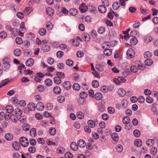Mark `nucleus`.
<instances>
[{
  "label": "nucleus",
  "mask_w": 158,
  "mask_h": 158,
  "mask_svg": "<svg viewBox=\"0 0 158 158\" xmlns=\"http://www.w3.org/2000/svg\"><path fill=\"white\" fill-rule=\"evenodd\" d=\"M10 61V60L9 58L7 57H5L3 59V69L5 70H8L10 67V65L9 63Z\"/></svg>",
  "instance_id": "obj_1"
},
{
  "label": "nucleus",
  "mask_w": 158,
  "mask_h": 158,
  "mask_svg": "<svg viewBox=\"0 0 158 158\" xmlns=\"http://www.w3.org/2000/svg\"><path fill=\"white\" fill-rule=\"evenodd\" d=\"M19 142L23 147H26L29 144V141L27 139L24 137H22L19 139Z\"/></svg>",
  "instance_id": "obj_2"
},
{
  "label": "nucleus",
  "mask_w": 158,
  "mask_h": 158,
  "mask_svg": "<svg viewBox=\"0 0 158 158\" xmlns=\"http://www.w3.org/2000/svg\"><path fill=\"white\" fill-rule=\"evenodd\" d=\"M127 55L131 58H133L135 56V53L134 50L131 49H129L127 51Z\"/></svg>",
  "instance_id": "obj_3"
},
{
  "label": "nucleus",
  "mask_w": 158,
  "mask_h": 158,
  "mask_svg": "<svg viewBox=\"0 0 158 158\" xmlns=\"http://www.w3.org/2000/svg\"><path fill=\"white\" fill-rule=\"evenodd\" d=\"M63 86L64 89L69 90L71 88V84L69 81H66L64 82Z\"/></svg>",
  "instance_id": "obj_4"
},
{
  "label": "nucleus",
  "mask_w": 158,
  "mask_h": 158,
  "mask_svg": "<svg viewBox=\"0 0 158 158\" xmlns=\"http://www.w3.org/2000/svg\"><path fill=\"white\" fill-rule=\"evenodd\" d=\"M98 9L99 11L101 13H104L106 11V8L103 4L99 6Z\"/></svg>",
  "instance_id": "obj_5"
},
{
  "label": "nucleus",
  "mask_w": 158,
  "mask_h": 158,
  "mask_svg": "<svg viewBox=\"0 0 158 158\" xmlns=\"http://www.w3.org/2000/svg\"><path fill=\"white\" fill-rule=\"evenodd\" d=\"M80 11L82 13H84L86 11L88 8L85 6V4L84 3H82L80 6L79 7Z\"/></svg>",
  "instance_id": "obj_6"
},
{
  "label": "nucleus",
  "mask_w": 158,
  "mask_h": 158,
  "mask_svg": "<svg viewBox=\"0 0 158 158\" xmlns=\"http://www.w3.org/2000/svg\"><path fill=\"white\" fill-rule=\"evenodd\" d=\"M36 107L38 110L42 111L44 110V106L43 103L40 102L37 104Z\"/></svg>",
  "instance_id": "obj_7"
},
{
  "label": "nucleus",
  "mask_w": 158,
  "mask_h": 158,
  "mask_svg": "<svg viewBox=\"0 0 158 158\" xmlns=\"http://www.w3.org/2000/svg\"><path fill=\"white\" fill-rule=\"evenodd\" d=\"M34 63V60L32 58H30L26 61L25 64L27 66L31 67L33 65Z\"/></svg>",
  "instance_id": "obj_8"
},
{
  "label": "nucleus",
  "mask_w": 158,
  "mask_h": 158,
  "mask_svg": "<svg viewBox=\"0 0 158 158\" xmlns=\"http://www.w3.org/2000/svg\"><path fill=\"white\" fill-rule=\"evenodd\" d=\"M134 144L135 146L137 147H140L142 144V140L139 139H137L135 140L134 141Z\"/></svg>",
  "instance_id": "obj_9"
},
{
  "label": "nucleus",
  "mask_w": 158,
  "mask_h": 158,
  "mask_svg": "<svg viewBox=\"0 0 158 158\" xmlns=\"http://www.w3.org/2000/svg\"><path fill=\"white\" fill-rule=\"evenodd\" d=\"M78 146L77 143L74 142H72L70 145L71 148L74 151H77V150L78 148Z\"/></svg>",
  "instance_id": "obj_10"
},
{
  "label": "nucleus",
  "mask_w": 158,
  "mask_h": 158,
  "mask_svg": "<svg viewBox=\"0 0 158 158\" xmlns=\"http://www.w3.org/2000/svg\"><path fill=\"white\" fill-rule=\"evenodd\" d=\"M86 144L85 142L83 139H80L77 142L78 146L81 148L84 147Z\"/></svg>",
  "instance_id": "obj_11"
},
{
  "label": "nucleus",
  "mask_w": 158,
  "mask_h": 158,
  "mask_svg": "<svg viewBox=\"0 0 158 158\" xmlns=\"http://www.w3.org/2000/svg\"><path fill=\"white\" fill-rule=\"evenodd\" d=\"M118 93L121 97L124 96L126 94L125 91L123 88L119 89L118 91Z\"/></svg>",
  "instance_id": "obj_12"
},
{
  "label": "nucleus",
  "mask_w": 158,
  "mask_h": 158,
  "mask_svg": "<svg viewBox=\"0 0 158 158\" xmlns=\"http://www.w3.org/2000/svg\"><path fill=\"white\" fill-rule=\"evenodd\" d=\"M82 39L85 41H88L90 40L89 35L86 33H83L82 34Z\"/></svg>",
  "instance_id": "obj_13"
},
{
  "label": "nucleus",
  "mask_w": 158,
  "mask_h": 158,
  "mask_svg": "<svg viewBox=\"0 0 158 158\" xmlns=\"http://www.w3.org/2000/svg\"><path fill=\"white\" fill-rule=\"evenodd\" d=\"M36 106L34 103H30L28 105V108L31 111H34L35 110Z\"/></svg>",
  "instance_id": "obj_14"
},
{
  "label": "nucleus",
  "mask_w": 158,
  "mask_h": 158,
  "mask_svg": "<svg viewBox=\"0 0 158 158\" xmlns=\"http://www.w3.org/2000/svg\"><path fill=\"white\" fill-rule=\"evenodd\" d=\"M5 137L7 140L10 141L13 139V136L11 134L7 133L5 135Z\"/></svg>",
  "instance_id": "obj_15"
},
{
  "label": "nucleus",
  "mask_w": 158,
  "mask_h": 158,
  "mask_svg": "<svg viewBox=\"0 0 158 158\" xmlns=\"http://www.w3.org/2000/svg\"><path fill=\"white\" fill-rule=\"evenodd\" d=\"M138 42V40L135 37H132L130 40V44L132 45H136Z\"/></svg>",
  "instance_id": "obj_16"
},
{
  "label": "nucleus",
  "mask_w": 158,
  "mask_h": 158,
  "mask_svg": "<svg viewBox=\"0 0 158 158\" xmlns=\"http://www.w3.org/2000/svg\"><path fill=\"white\" fill-rule=\"evenodd\" d=\"M46 14L49 16H52L53 15L54 10L51 8L48 7L46 9Z\"/></svg>",
  "instance_id": "obj_17"
},
{
  "label": "nucleus",
  "mask_w": 158,
  "mask_h": 158,
  "mask_svg": "<svg viewBox=\"0 0 158 158\" xmlns=\"http://www.w3.org/2000/svg\"><path fill=\"white\" fill-rule=\"evenodd\" d=\"M32 10V7L30 6L27 7L24 10V12L26 15H28Z\"/></svg>",
  "instance_id": "obj_18"
},
{
  "label": "nucleus",
  "mask_w": 158,
  "mask_h": 158,
  "mask_svg": "<svg viewBox=\"0 0 158 158\" xmlns=\"http://www.w3.org/2000/svg\"><path fill=\"white\" fill-rule=\"evenodd\" d=\"M95 69L97 71L100 72L103 71L104 70L103 67L98 64L96 65Z\"/></svg>",
  "instance_id": "obj_19"
},
{
  "label": "nucleus",
  "mask_w": 158,
  "mask_h": 158,
  "mask_svg": "<svg viewBox=\"0 0 158 158\" xmlns=\"http://www.w3.org/2000/svg\"><path fill=\"white\" fill-rule=\"evenodd\" d=\"M53 79L54 82L57 85L60 84L61 82V78L58 76L57 77H55Z\"/></svg>",
  "instance_id": "obj_20"
},
{
  "label": "nucleus",
  "mask_w": 158,
  "mask_h": 158,
  "mask_svg": "<svg viewBox=\"0 0 158 158\" xmlns=\"http://www.w3.org/2000/svg\"><path fill=\"white\" fill-rule=\"evenodd\" d=\"M105 55L107 56H110L112 54V50L110 49H107V48L105 49L103 52Z\"/></svg>",
  "instance_id": "obj_21"
},
{
  "label": "nucleus",
  "mask_w": 158,
  "mask_h": 158,
  "mask_svg": "<svg viewBox=\"0 0 158 158\" xmlns=\"http://www.w3.org/2000/svg\"><path fill=\"white\" fill-rule=\"evenodd\" d=\"M112 6L114 10H116L119 7L120 3H119V2H115L113 3Z\"/></svg>",
  "instance_id": "obj_22"
},
{
  "label": "nucleus",
  "mask_w": 158,
  "mask_h": 158,
  "mask_svg": "<svg viewBox=\"0 0 158 158\" xmlns=\"http://www.w3.org/2000/svg\"><path fill=\"white\" fill-rule=\"evenodd\" d=\"M54 92L56 94H59L61 92V89L58 86L54 87L53 89Z\"/></svg>",
  "instance_id": "obj_23"
},
{
  "label": "nucleus",
  "mask_w": 158,
  "mask_h": 158,
  "mask_svg": "<svg viewBox=\"0 0 158 158\" xmlns=\"http://www.w3.org/2000/svg\"><path fill=\"white\" fill-rule=\"evenodd\" d=\"M42 49L45 52H48L50 50V47L47 45H43Z\"/></svg>",
  "instance_id": "obj_24"
},
{
  "label": "nucleus",
  "mask_w": 158,
  "mask_h": 158,
  "mask_svg": "<svg viewBox=\"0 0 158 158\" xmlns=\"http://www.w3.org/2000/svg\"><path fill=\"white\" fill-rule=\"evenodd\" d=\"M22 110L19 108H17L15 110V114L18 116H20L22 114Z\"/></svg>",
  "instance_id": "obj_25"
},
{
  "label": "nucleus",
  "mask_w": 158,
  "mask_h": 158,
  "mask_svg": "<svg viewBox=\"0 0 158 158\" xmlns=\"http://www.w3.org/2000/svg\"><path fill=\"white\" fill-rule=\"evenodd\" d=\"M44 83L47 86H50L52 85V82L51 79L48 78L45 80L44 81Z\"/></svg>",
  "instance_id": "obj_26"
},
{
  "label": "nucleus",
  "mask_w": 158,
  "mask_h": 158,
  "mask_svg": "<svg viewBox=\"0 0 158 158\" xmlns=\"http://www.w3.org/2000/svg\"><path fill=\"white\" fill-rule=\"evenodd\" d=\"M6 109L7 113L10 114L13 111V109L12 106L10 105L7 106L6 107Z\"/></svg>",
  "instance_id": "obj_27"
},
{
  "label": "nucleus",
  "mask_w": 158,
  "mask_h": 158,
  "mask_svg": "<svg viewBox=\"0 0 158 158\" xmlns=\"http://www.w3.org/2000/svg\"><path fill=\"white\" fill-rule=\"evenodd\" d=\"M95 98L97 100H101L102 98V95L100 93H96L94 95Z\"/></svg>",
  "instance_id": "obj_28"
},
{
  "label": "nucleus",
  "mask_w": 158,
  "mask_h": 158,
  "mask_svg": "<svg viewBox=\"0 0 158 158\" xmlns=\"http://www.w3.org/2000/svg\"><path fill=\"white\" fill-rule=\"evenodd\" d=\"M31 135L32 137H35L36 135V129L35 128H32L30 131Z\"/></svg>",
  "instance_id": "obj_29"
},
{
  "label": "nucleus",
  "mask_w": 158,
  "mask_h": 158,
  "mask_svg": "<svg viewBox=\"0 0 158 158\" xmlns=\"http://www.w3.org/2000/svg\"><path fill=\"white\" fill-rule=\"evenodd\" d=\"M88 123L89 127L94 128L95 126V122L92 120H89L88 121Z\"/></svg>",
  "instance_id": "obj_30"
},
{
  "label": "nucleus",
  "mask_w": 158,
  "mask_h": 158,
  "mask_svg": "<svg viewBox=\"0 0 158 158\" xmlns=\"http://www.w3.org/2000/svg\"><path fill=\"white\" fill-rule=\"evenodd\" d=\"M12 146L14 149L16 150H19L20 148V145L17 142H14Z\"/></svg>",
  "instance_id": "obj_31"
},
{
  "label": "nucleus",
  "mask_w": 158,
  "mask_h": 158,
  "mask_svg": "<svg viewBox=\"0 0 158 158\" xmlns=\"http://www.w3.org/2000/svg\"><path fill=\"white\" fill-rule=\"evenodd\" d=\"M130 122V118L127 116H125L123 119V122L125 124H127Z\"/></svg>",
  "instance_id": "obj_32"
},
{
  "label": "nucleus",
  "mask_w": 158,
  "mask_h": 158,
  "mask_svg": "<svg viewBox=\"0 0 158 158\" xmlns=\"http://www.w3.org/2000/svg\"><path fill=\"white\" fill-rule=\"evenodd\" d=\"M111 138L114 141H117L118 140V134L116 133H114L111 135Z\"/></svg>",
  "instance_id": "obj_33"
},
{
  "label": "nucleus",
  "mask_w": 158,
  "mask_h": 158,
  "mask_svg": "<svg viewBox=\"0 0 158 158\" xmlns=\"http://www.w3.org/2000/svg\"><path fill=\"white\" fill-rule=\"evenodd\" d=\"M69 12L71 15L75 16L77 14V10L75 9H71L70 10Z\"/></svg>",
  "instance_id": "obj_34"
},
{
  "label": "nucleus",
  "mask_w": 158,
  "mask_h": 158,
  "mask_svg": "<svg viewBox=\"0 0 158 158\" xmlns=\"http://www.w3.org/2000/svg\"><path fill=\"white\" fill-rule=\"evenodd\" d=\"M46 30L45 28H42L39 31V33L41 36H44L45 35Z\"/></svg>",
  "instance_id": "obj_35"
},
{
  "label": "nucleus",
  "mask_w": 158,
  "mask_h": 158,
  "mask_svg": "<svg viewBox=\"0 0 158 158\" xmlns=\"http://www.w3.org/2000/svg\"><path fill=\"white\" fill-rule=\"evenodd\" d=\"M147 145L149 147L152 146L154 144V140L152 139H148L146 141Z\"/></svg>",
  "instance_id": "obj_36"
},
{
  "label": "nucleus",
  "mask_w": 158,
  "mask_h": 158,
  "mask_svg": "<svg viewBox=\"0 0 158 158\" xmlns=\"http://www.w3.org/2000/svg\"><path fill=\"white\" fill-rule=\"evenodd\" d=\"M73 89L76 91H78L79 90L80 86L79 84L77 83H74L73 85Z\"/></svg>",
  "instance_id": "obj_37"
},
{
  "label": "nucleus",
  "mask_w": 158,
  "mask_h": 158,
  "mask_svg": "<svg viewBox=\"0 0 158 158\" xmlns=\"http://www.w3.org/2000/svg\"><path fill=\"white\" fill-rule=\"evenodd\" d=\"M84 114L81 112H78L77 113V116L78 118L82 119L84 118Z\"/></svg>",
  "instance_id": "obj_38"
},
{
  "label": "nucleus",
  "mask_w": 158,
  "mask_h": 158,
  "mask_svg": "<svg viewBox=\"0 0 158 158\" xmlns=\"http://www.w3.org/2000/svg\"><path fill=\"white\" fill-rule=\"evenodd\" d=\"M152 56V53L149 51L145 52L144 54V57L146 59H149V58H150Z\"/></svg>",
  "instance_id": "obj_39"
},
{
  "label": "nucleus",
  "mask_w": 158,
  "mask_h": 158,
  "mask_svg": "<svg viewBox=\"0 0 158 158\" xmlns=\"http://www.w3.org/2000/svg\"><path fill=\"white\" fill-rule=\"evenodd\" d=\"M56 133V130L54 127H51L49 130V133L51 135H54Z\"/></svg>",
  "instance_id": "obj_40"
},
{
  "label": "nucleus",
  "mask_w": 158,
  "mask_h": 158,
  "mask_svg": "<svg viewBox=\"0 0 158 158\" xmlns=\"http://www.w3.org/2000/svg\"><path fill=\"white\" fill-rule=\"evenodd\" d=\"M22 128L23 130L28 131L30 129V126L27 124L24 123L22 126Z\"/></svg>",
  "instance_id": "obj_41"
},
{
  "label": "nucleus",
  "mask_w": 158,
  "mask_h": 158,
  "mask_svg": "<svg viewBox=\"0 0 158 158\" xmlns=\"http://www.w3.org/2000/svg\"><path fill=\"white\" fill-rule=\"evenodd\" d=\"M10 119L14 122H17L18 121L17 117L14 114H11Z\"/></svg>",
  "instance_id": "obj_42"
},
{
  "label": "nucleus",
  "mask_w": 158,
  "mask_h": 158,
  "mask_svg": "<svg viewBox=\"0 0 158 158\" xmlns=\"http://www.w3.org/2000/svg\"><path fill=\"white\" fill-rule=\"evenodd\" d=\"M88 96L87 94L85 92H81L80 94V96L81 98L85 99Z\"/></svg>",
  "instance_id": "obj_43"
},
{
  "label": "nucleus",
  "mask_w": 158,
  "mask_h": 158,
  "mask_svg": "<svg viewBox=\"0 0 158 158\" xmlns=\"http://www.w3.org/2000/svg\"><path fill=\"white\" fill-rule=\"evenodd\" d=\"M21 51L19 49H16L14 51V54L15 56H19L21 54Z\"/></svg>",
  "instance_id": "obj_44"
},
{
  "label": "nucleus",
  "mask_w": 158,
  "mask_h": 158,
  "mask_svg": "<svg viewBox=\"0 0 158 158\" xmlns=\"http://www.w3.org/2000/svg\"><path fill=\"white\" fill-rule=\"evenodd\" d=\"M116 150L118 152H121L123 150V147L121 144H118L116 148Z\"/></svg>",
  "instance_id": "obj_45"
},
{
  "label": "nucleus",
  "mask_w": 158,
  "mask_h": 158,
  "mask_svg": "<svg viewBox=\"0 0 158 158\" xmlns=\"http://www.w3.org/2000/svg\"><path fill=\"white\" fill-rule=\"evenodd\" d=\"M157 151V149L156 148L152 147L151 149V153L153 155H155Z\"/></svg>",
  "instance_id": "obj_46"
},
{
  "label": "nucleus",
  "mask_w": 158,
  "mask_h": 158,
  "mask_svg": "<svg viewBox=\"0 0 158 158\" xmlns=\"http://www.w3.org/2000/svg\"><path fill=\"white\" fill-rule=\"evenodd\" d=\"M46 108L48 110H51L53 109V105L51 103H48L46 105Z\"/></svg>",
  "instance_id": "obj_47"
},
{
  "label": "nucleus",
  "mask_w": 158,
  "mask_h": 158,
  "mask_svg": "<svg viewBox=\"0 0 158 158\" xmlns=\"http://www.w3.org/2000/svg\"><path fill=\"white\" fill-rule=\"evenodd\" d=\"M57 100L60 103H62L65 101V98L62 96H60L57 98Z\"/></svg>",
  "instance_id": "obj_48"
},
{
  "label": "nucleus",
  "mask_w": 158,
  "mask_h": 158,
  "mask_svg": "<svg viewBox=\"0 0 158 158\" xmlns=\"http://www.w3.org/2000/svg\"><path fill=\"white\" fill-rule=\"evenodd\" d=\"M47 29L48 30H51L53 27V25L50 22H48L46 25Z\"/></svg>",
  "instance_id": "obj_49"
},
{
  "label": "nucleus",
  "mask_w": 158,
  "mask_h": 158,
  "mask_svg": "<svg viewBox=\"0 0 158 158\" xmlns=\"http://www.w3.org/2000/svg\"><path fill=\"white\" fill-rule=\"evenodd\" d=\"M152 40V38L150 36H147L145 38L144 40L146 43H148Z\"/></svg>",
  "instance_id": "obj_50"
},
{
  "label": "nucleus",
  "mask_w": 158,
  "mask_h": 158,
  "mask_svg": "<svg viewBox=\"0 0 158 158\" xmlns=\"http://www.w3.org/2000/svg\"><path fill=\"white\" fill-rule=\"evenodd\" d=\"M114 14H115V13L113 11L109 12L107 15L108 18L110 19H112L114 16Z\"/></svg>",
  "instance_id": "obj_51"
},
{
  "label": "nucleus",
  "mask_w": 158,
  "mask_h": 158,
  "mask_svg": "<svg viewBox=\"0 0 158 158\" xmlns=\"http://www.w3.org/2000/svg\"><path fill=\"white\" fill-rule=\"evenodd\" d=\"M57 151L59 154H63L64 152L65 149L63 148L60 147L58 148Z\"/></svg>",
  "instance_id": "obj_52"
},
{
  "label": "nucleus",
  "mask_w": 158,
  "mask_h": 158,
  "mask_svg": "<svg viewBox=\"0 0 158 158\" xmlns=\"http://www.w3.org/2000/svg\"><path fill=\"white\" fill-rule=\"evenodd\" d=\"M37 89L39 91L42 92L44 90L45 88L43 85H38Z\"/></svg>",
  "instance_id": "obj_53"
},
{
  "label": "nucleus",
  "mask_w": 158,
  "mask_h": 158,
  "mask_svg": "<svg viewBox=\"0 0 158 158\" xmlns=\"http://www.w3.org/2000/svg\"><path fill=\"white\" fill-rule=\"evenodd\" d=\"M9 80L8 79H5L2 81L1 85H0V88H1L2 86H4L6 85L9 83Z\"/></svg>",
  "instance_id": "obj_54"
},
{
  "label": "nucleus",
  "mask_w": 158,
  "mask_h": 158,
  "mask_svg": "<svg viewBox=\"0 0 158 158\" xmlns=\"http://www.w3.org/2000/svg\"><path fill=\"white\" fill-rule=\"evenodd\" d=\"M134 135L137 137H139L140 135V132L138 130H135L133 132Z\"/></svg>",
  "instance_id": "obj_55"
},
{
  "label": "nucleus",
  "mask_w": 158,
  "mask_h": 158,
  "mask_svg": "<svg viewBox=\"0 0 158 158\" xmlns=\"http://www.w3.org/2000/svg\"><path fill=\"white\" fill-rule=\"evenodd\" d=\"M92 85L93 87H98L99 86L98 82L96 80L93 81L92 82Z\"/></svg>",
  "instance_id": "obj_56"
},
{
  "label": "nucleus",
  "mask_w": 158,
  "mask_h": 158,
  "mask_svg": "<svg viewBox=\"0 0 158 158\" xmlns=\"http://www.w3.org/2000/svg\"><path fill=\"white\" fill-rule=\"evenodd\" d=\"M66 63L67 65L70 66H72L73 64V61L70 59L66 60Z\"/></svg>",
  "instance_id": "obj_57"
},
{
  "label": "nucleus",
  "mask_w": 158,
  "mask_h": 158,
  "mask_svg": "<svg viewBox=\"0 0 158 158\" xmlns=\"http://www.w3.org/2000/svg\"><path fill=\"white\" fill-rule=\"evenodd\" d=\"M130 70L132 72L135 73L137 71L138 68L135 66L133 65L131 67Z\"/></svg>",
  "instance_id": "obj_58"
},
{
  "label": "nucleus",
  "mask_w": 158,
  "mask_h": 158,
  "mask_svg": "<svg viewBox=\"0 0 158 158\" xmlns=\"http://www.w3.org/2000/svg\"><path fill=\"white\" fill-rule=\"evenodd\" d=\"M7 35V34L5 31H3L0 33V38L2 39L5 38Z\"/></svg>",
  "instance_id": "obj_59"
},
{
  "label": "nucleus",
  "mask_w": 158,
  "mask_h": 158,
  "mask_svg": "<svg viewBox=\"0 0 158 158\" xmlns=\"http://www.w3.org/2000/svg\"><path fill=\"white\" fill-rule=\"evenodd\" d=\"M73 156V154L70 152H67L64 155L65 158H72Z\"/></svg>",
  "instance_id": "obj_60"
},
{
  "label": "nucleus",
  "mask_w": 158,
  "mask_h": 158,
  "mask_svg": "<svg viewBox=\"0 0 158 158\" xmlns=\"http://www.w3.org/2000/svg\"><path fill=\"white\" fill-rule=\"evenodd\" d=\"M146 100L147 103H151L153 102V98L150 96H148L147 97Z\"/></svg>",
  "instance_id": "obj_61"
},
{
  "label": "nucleus",
  "mask_w": 158,
  "mask_h": 158,
  "mask_svg": "<svg viewBox=\"0 0 158 158\" xmlns=\"http://www.w3.org/2000/svg\"><path fill=\"white\" fill-rule=\"evenodd\" d=\"M144 63L145 64L147 65H150L152 63V60L149 59H147L145 60Z\"/></svg>",
  "instance_id": "obj_62"
},
{
  "label": "nucleus",
  "mask_w": 158,
  "mask_h": 158,
  "mask_svg": "<svg viewBox=\"0 0 158 158\" xmlns=\"http://www.w3.org/2000/svg\"><path fill=\"white\" fill-rule=\"evenodd\" d=\"M36 149L35 147L31 146L28 149V151L30 153H33L35 152Z\"/></svg>",
  "instance_id": "obj_63"
},
{
  "label": "nucleus",
  "mask_w": 158,
  "mask_h": 158,
  "mask_svg": "<svg viewBox=\"0 0 158 158\" xmlns=\"http://www.w3.org/2000/svg\"><path fill=\"white\" fill-rule=\"evenodd\" d=\"M101 90L104 93L107 92L108 90V88L106 86H102L101 88Z\"/></svg>",
  "instance_id": "obj_64"
}]
</instances>
